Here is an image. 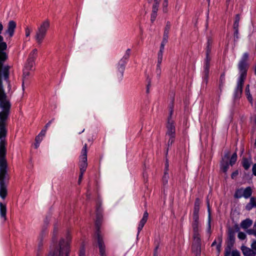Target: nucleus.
<instances>
[{"instance_id":"obj_23","label":"nucleus","mask_w":256,"mask_h":256,"mask_svg":"<svg viewBox=\"0 0 256 256\" xmlns=\"http://www.w3.org/2000/svg\"><path fill=\"white\" fill-rule=\"evenodd\" d=\"M252 194V190L250 186L246 188L245 189H243V196L248 198H249Z\"/></svg>"},{"instance_id":"obj_2","label":"nucleus","mask_w":256,"mask_h":256,"mask_svg":"<svg viewBox=\"0 0 256 256\" xmlns=\"http://www.w3.org/2000/svg\"><path fill=\"white\" fill-rule=\"evenodd\" d=\"M57 232V230L54 232L52 238L53 246H50V250L48 256H68L70 244L72 239L70 234L68 232L66 234V240L61 238L58 245L54 248Z\"/></svg>"},{"instance_id":"obj_63","label":"nucleus","mask_w":256,"mask_h":256,"mask_svg":"<svg viewBox=\"0 0 256 256\" xmlns=\"http://www.w3.org/2000/svg\"><path fill=\"white\" fill-rule=\"evenodd\" d=\"M163 58V52H159L158 54V58Z\"/></svg>"},{"instance_id":"obj_57","label":"nucleus","mask_w":256,"mask_h":256,"mask_svg":"<svg viewBox=\"0 0 256 256\" xmlns=\"http://www.w3.org/2000/svg\"><path fill=\"white\" fill-rule=\"evenodd\" d=\"M232 254V256H240V252L237 250H233Z\"/></svg>"},{"instance_id":"obj_41","label":"nucleus","mask_w":256,"mask_h":256,"mask_svg":"<svg viewBox=\"0 0 256 256\" xmlns=\"http://www.w3.org/2000/svg\"><path fill=\"white\" fill-rule=\"evenodd\" d=\"M167 42H164V40H162V43H161V44H160V51H159V52H164V46H165Z\"/></svg>"},{"instance_id":"obj_55","label":"nucleus","mask_w":256,"mask_h":256,"mask_svg":"<svg viewBox=\"0 0 256 256\" xmlns=\"http://www.w3.org/2000/svg\"><path fill=\"white\" fill-rule=\"evenodd\" d=\"M234 40H236V39H238V30H234Z\"/></svg>"},{"instance_id":"obj_5","label":"nucleus","mask_w":256,"mask_h":256,"mask_svg":"<svg viewBox=\"0 0 256 256\" xmlns=\"http://www.w3.org/2000/svg\"><path fill=\"white\" fill-rule=\"evenodd\" d=\"M102 210L100 204H97L96 207V220L95 221V226L96 231L95 234L96 236L98 245V248L102 253L104 250V240L102 236L100 235V226L102 221Z\"/></svg>"},{"instance_id":"obj_17","label":"nucleus","mask_w":256,"mask_h":256,"mask_svg":"<svg viewBox=\"0 0 256 256\" xmlns=\"http://www.w3.org/2000/svg\"><path fill=\"white\" fill-rule=\"evenodd\" d=\"M32 70L24 68L23 70V80L22 84V90H24V83L28 80V77L31 75Z\"/></svg>"},{"instance_id":"obj_26","label":"nucleus","mask_w":256,"mask_h":256,"mask_svg":"<svg viewBox=\"0 0 256 256\" xmlns=\"http://www.w3.org/2000/svg\"><path fill=\"white\" fill-rule=\"evenodd\" d=\"M228 166H229V165L228 164V162H227V161H224V162L222 161V162L221 168L224 172H226L227 171V170L228 168Z\"/></svg>"},{"instance_id":"obj_34","label":"nucleus","mask_w":256,"mask_h":256,"mask_svg":"<svg viewBox=\"0 0 256 256\" xmlns=\"http://www.w3.org/2000/svg\"><path fill=\"white\" fill-rule=\"evenodd\" d=\"M224 76H225V74H224V72H223L220 75V88L222 87V86H223V84H224Z\"/></svg>"},{"instance_id":"obj_24","label":"nucleus","mask_w":256,"mask_h":256,"mask_svg":"<svg viewBox=\"0 0 256 256\" xmlns=\"http://www.w3.org/2000/svg\"><path fill=\"white\" fill-rule=\"evenodd\" d=\"M169 29H170V27L168 26V24L165 28L164 33V36H163L162 40H164V42H168V32H169Z\"/></svg>"},{"instance_id":"obj_21","label":"nucleus","mask_w":256,"mask_h":256,"mask_svg":"<svg viewBox=\"0 0 256 256\" xmlns=\"http://www.w3.org/2000/svg\"><path fill=\"white\" fill-rule=\"evenodd\" d=\"M200 204V198H196L194 202L193 216H198Z\"/></svg>"},{"instance_id":"obj_32","label":"nucleus","mask_w":256,"mask_h":256,"mask_svg":"<svg viewBox=\"0 0 256 256\" xmlns=\"http://www.w3.org/2000/svg\"><path fill=\"white\" fill-rule=\"evenodd\" d=\"M85 252L86 250L84 246L82 244L80 248L78 256H86Z\"/></svg>"},{"instance_id":"obj_12","label":"nucleus","mask_w":256,"mask_h":256,"mask_svg":"<svg viewBox=\"0 0 256 256\" xmlns=\"http://www.w3.org/2000/svg\"><path fill=\"white\" fill-rule=\"evenodd\" d=\"M194 242L192 245V250L196 256H199L201 252V240L200 235H193Z\"/></svg>"},{"instance_id":"obj_1","label":"nucleus","mask_w":256,"mask_h":256,"mask_svg":"<svg viewBox=\"0 0 256 256\" xmlns=\"http://www.w3.org/2000/svg\"><path fill=\"white\" fill-rule=\"evenodd\" d=\"M3 29L4 26L0 22V108H2V110L0 112V125L6 126V122L10 114L11 104L10 101L6 100L7 95L4 91L3 80L8 83V87L10 90V68L8 64H4L5 62L8 60V55L6 52L8 48L7 44L4 42V38L1 34Z\"/></svg>"},{"instance_id":"obj_40","label":"nucleus","mask_w":256,"mask_h":256,"mask_svg":"<svg viewBox=\"0 0 256 256\" xmlns=\"http://www.w3.org/2000/svg\"><path fill=\"white\" fill-rule=\"evenodd\" d=\"M230 152H227L224 154V158H222V161H227L228 160L230 157Z\"/></svg>"},{"instance_id":"obj_15","label":"nucleus","mask_w":256,"mask_h":256,"mask_svg":"<svg viewBox=\"0 0 256 256\" xmlns=\"http://www.w3.org/2000/svg\"><path fill=\"white\" fill-rule=\"evenodd\" d=\"M166 135L168 136H175V126L174 122L172 119L168 120Z\"/></svg>"},{"instance_id":"obj_3","label":"nucleus","mask_w":256,"mask_h":256,"mask_svg":"<svg viewBox=\"0 0 256 256\" xmlns=\"http://www.w3.org/2000/svg\"><path fill=\"white\" fill-rule=\"evenodd\" d=\"M248 54L244 53L238 64V68L240 76L237 82L236 86L234 91L235 98H239L242 94L244 82L247 76V72L249 67L248 64Z\"/></svg>"},{"instance_id":"obj_36","label":"nucleus","mask_w":256,"mask_h":256,"mask_svg":"<svg viewBox=\"0 0 256 256\" xmlns=\"http://www.w3.org/2000/svg\"><path fill=\"white\" fill-rule=\"evenodd\" d=\"M162 5L164 6V9H163L164 12L165 13L167 12H168L167 6L168 5V0H164Z\"/></svg>"},{"instance_id":"obj_25","label":"nucleus","mask_w":256,"mask_h":256,"mask_svg":"<svg viewBox=\"0 0 256 256\" xmlns=\"http://www.w3.org/2000/svg\"><path fill=\"white\" fill-rule=\"evenodd\" d=\"M158 10V8H152V13L151 14V18L150 21L152 23L155 20L156 17L157 16V12Z\"/></svg>"},{"instance_id":"obj_62","label":"nucleus","mask_w":256,"mask_h":256,"mask_svg":"<svg viewBox=\"0 0 256 256\" xmlns=\"http://www.w3.org/2000/svg\"><path fill=\"white\" fill-rule=\"evenodd\" d=\"M158 246H157L154 249V256H158Z\"/></svg>"},{"instance_id":"obj_50","label":"nucleus","mask_w":256,"mask_h":256,"mask_svg":"<svg viewBox=\"0 0 256 256\" xmlns=\"http://www.w3.org/2000/svg\"><path fill=\"white\" fill-rule=\"evenodd\" d=\"M172 113H173V104L170 108V114H169V116L168 117V120H169L170 118L172 119Z\"/></svg>"},{"instance_id":"obj_14","label":"nucleus","mask_w":256,"mask_h":256,"mask_svg":"<svg viewBox=\"0 0 256 256\" xmlns=\"http://www.w3.org/2000/svg\"><path fill=\"white\" fill-rule=\"evenodd\" d=\"M210 54H206V58L205 60V66L204 70V80H206V83L208 82V76H209V68L210 66V61L211 60L210 56Z\"/></svg>"},{"instance_id":"obj_51","label":"nucleus","mask_w":256,"mask_h":256,"mask_svg":"<svg viewBox=\"0 0 256 256\" xmlns=\"http://www.w3.org/2000/svg\"><path fill=\"white\" fill-rule=\"evenodd\" d=\"M42 137H41L40 136H37L36 137V138H35V141L36 142H40L42 140Z\"/></svg>"},{"instance_id":"obj_56","label":"nucleus","mask_w":256,"mask_h":256,"mask_svg":"<svg viewBox=\"0 0 256 256\" xmlns=\"http://www.w3.org/2000/svg\"><path fill=\"white\" fill-rule=\"evenodd\" d=\"M240 20V14H237L236 16L235 20H234V22H235V23H238L239 24Z\"/></svg>"},{"instance_id":"obj_61","label":"nucleus","mask_w":256,"mask_h":256,"mask_svg":"<svg viewBox=\"0 0 256 256\" xmlns=\"http://www.w3.org/2000/svg\"><path fill=\"white\" fill-rule=\"evenodd\" d=\"M239 24L234 22L233 28L234 30H238Z\"/></svg>"},{"instance_id":"obj_49","label":"nucleus","mask_w":256,"mask_h":256,"mask_svg":"<svg viewBox=\"0 0 256 256\" xmlns=\"http://www.w3.org/2000/svg\"><path fill=\"white\" fill-rule=\"evenodd\" d=\"M46 131V129L42 130L38 135L40 136L41 137H42L45 136Z\"/></svg>"},{"instance_id":"obj_59","label":"nucleus","mask_w":256,"mask_h":256,"mask_svg":"<svg viewBox=\"0 0 256 256\" xmlns=\"http://www.w3.org/2000/svg\"><path fill=\"white\" fill-rule=\"evenodd\" d=\"M252 170L253 174L256 176V164H254Z\"/></svg>"},{"instance_id":"obj_30","label":"nucleus","mask_w":256,"mask_h":256,"mask_svg":"<svg viewBox=\"0 0 256 256\" xmlns=\"http://www.w3.org/2000/svg\"><path fill=\"white\" fill-rule=\"evenodd\" d=\"M237 160V154L236 152H234L230 160V164L232 166L234 164L236 161Z\"/></svg>"},{"instance_id":"obj_45","label":"nucleus","mask_w":256,"mask_h":256,"mask_svg":"<svg viewBox=\"0 0 256 256\" xmlns=\"http://www.w3.org/2000/svg\"><path fill=\"white\" fill-rule=\"evenodd\" d=\"M163 179H164V180L166 184L168 181V172L164 171Z\"/></svg>"},{"instance_id":"obj_10","label":"nucleus","mask_w":256,"mask_h":256,"mask_svg":"<svg viewBox=\"0 0 256 256\" xmlns=\"http://www.w3.org/2000/svg\"><path fill=\"white\" fill-rule=\"evenodd\" d=\"M37 56L38 50L36 48H34L30 54L24 68L34 70L35 60Z\"/></svg>"},{"instance_id":"obj_31","label":"nucleus","mask_w":256,"mask_h":256,"mask_svg":"<svg viewBox=\"0 0 256 256\" xmlns=\"http://www.w3.org/2000/svg\"><path fill=\"white\" fill-rule=\"evenodd\" d=\"M242 165L245 170H248L250 167V164L249 162L246 158L244 159Z\"/></svg>"},{"instance_id":"obj_8","label":"nucleus","mask_w":256,"mask_h":256,"mask_svg":"<svg viewBox=\"0 0 256 256\" xmlns=\"http://www.w3.org/2000/svg\"><path fill=\"white\" fill-rule=\"evenodd\" d=\"M50 26L49 20H46L42 22L36 32L35 38L38 44H41L44 40Z\"/></svg>"},{"instance_id":"obj_42","label":"nucleus","mask_w":256,"mask_h":256,"mask_svg":"<svg viewBox=\"0 0 256 256\" xmlns=\"http://www.w3.org/2000/svg\"><path fill=\"white\" fill-rule=\"evenodd\" d=\"M31 32H32V30L30 28H29L28 26H26L25 28L26 36V37L29 36H30Z\"/></svg>"},{"instance_id":"obj_28","label":"nucleus","mask_w":256,"mask_h":256,"mask_svg":"<svg viewBox=\"0 0 256 256\" xmlns=\"http://www.w3.org/2000/svg\"><path fill=\"white\" fill-rule=\"evenodd\" d=\"M243 196V188H240L236 190L234 197L236 198H240Z\"/></svg>"},{"instance_id":"obj_7","label":"nucleus","mask_w":256,"mask_h":256,"mask_svg":"<svg viewBox=\"0 0 256 256\" xmlns=\"http://www.w3.org/2000/svg\"><path fill=\"white\" fill-rule=\"evenodd\" d=\"M130 50L128 49L126 54L121 57L119 54L116 56V76L118 77L123 76L125 70L126 60L128 59L130 56Z\"/></svg>"},{"instance_id":"obj_29","label":"nucleus","mask_w":256,"mask_h":256,"mask_svg":"<svg viewBox=\"0 0 256 256\" xmlns=\"http://www.w3.org/2000/svg\"><path fill=\"white\" fill-rule=\"evenodd\" d=\"M169 140L168 142V148L166 150V154L168 152V148L171 146L174 141L175 136H168Z\"/></svg>"},{"instance_id":"obj_11","label":"nucleus","mask_w":256,"mask_h":256,"mask_svg":"<svg viewBox=\"0 0 256 256\" xmlns=\"http://www.w3.org/2000/svg\"><path fill=\"white\" fill-rule=\"evenodd\" d=\"M16 28V22L13 20L8 22L7 26V28L5 30L4 34L6 36V39L10 40L14 36Z\"/></svg>"},{"instance_id":"obj_52","label":"nucleus","mask_w":256,"mask_h":256,"mask_svg":"<svg viewBox=\"0 0 256 256\" xmlns=\"http://www.w3.org/2000/svg\"><path fill=\"white\" fill-rule=\"evenodd\" d=\"M85 172H80L79 177H78V183L80 184L83 175Z\"/></svg>"},{"instance_id":"obj_44","label":"nucleus","mask_w":256,"mask_h":256,"mask_svg":"<svg viewBox=\"0 0 256 256\" xmlns=\"http://www.w3.org/2000/svg\"><path fill=\"white\" fill-rule=\"evenodd\" d=\"M246 232L249 234H254L256 236V232L254 228L247 230Z\"/></svg>"},{"instance_id":"obj_38","label":"nucleus","mask_w":256,"mask_h":256,"mask_svg":"<svg viewBox=\"0 0 256 256\" xmlns=\"http://www.w3.org/2000/svg\"><path fill=\"white\" fill-rule=\"evenodd\" d=\"M228 229H232L234 232V233L238 232L240 230V228L238 224H235L233 228H230Z\"/></svg>"},{"instance_id":"obj_64","label":"nucleus","mask_w":256,"mask_h":256,"mask_svg":"<svg viewBox=\"0 0 256 256\" xmlns=\"http://www.w3.org/2000/svg\"><path fill=\"white\" fill-rule=\"evenodd\" d=\"M150 82H148V84L147 86H146V93L147 94H148L149 92H150Z\"/></svg>"},{"instance_id":"obj_46","label":"nucleus","mask_w":256,"mask_h":256,"mask_svg":"<svg viewBox=\"0 0 256 256\" xmlns=\"http://www.w3.org/2000/svg\"><path fill=\"white\" fill-rule=\"evenodd\" d=\"M245 92L247 96H249L250 94V85L247 84L246 87L245 89Z\"/></svg>"},{"instance_id":"obj_53","label":"nucleus","mask_w":256,"mask_h":256,"mask_svg":"<svg viewBox=\"0 0 256 256\" xmlns=\"http://www.w3.org/2000/svg\"><path fill=\"white\" fill-rule=\"evenodd\" d=\"M104 250H103V252L102 253H101L100 251V256H106V247H105V245H104Z\"/></svg>"},{"instance_id":"obj_16","label":"nucleus","mask_w":256,"mask_h":256,"mask_svg":"<svg viewBox=\"0 0 256 256\" xmlns=\"http://www.w3.org/2000/svg\"><path fill=\"white\" fill-rule=\"evenodd\" d=\"M199 216H193L192 228L194 231V235H200L198 234V226H199Z\"/></svg>"},{"instance_id":"obj_54","label":"nucleus","mask_w":256,"mask_h":256,"mask_svg":"<svg viewBox=\"0 0 256 256\" xmlns=\"http://www.w3.org/2000/svg\"><path fill=\"white\" fill-rule=\"evenodd\" d=\"M43 246L42 244V238H41L40 240L38 243V250H40L42 248Z\"/></svg>"},{"instance_id":"obj_58","label":"nucleus","mask_w":256,"mask_h":256,"mask_svg":"<svg viewBox=\"0 0 256 256\" xmlns=\"http://www.w3.org/2000/svg\"><path fill=\"white\" fill-rule=\"evenodd\" d=\"M168 160L166 159V164H165V170H164V171L168 172Z\"/></svg>"},{"instance_id":"obj_60","label":"nucleus","mask_w":256,"mask_h":256,"mask_svg":"<svg viewBox=\"0 0 256 256\" xmlns=\"http://www.w3.org/2000/svg\"><path fill=\"white\" fill-rule=\"evenodd\" d=\"M220 240V243L217 245V246H216V248L218 250V252H220V246H221V242H222V238H219Z\"/></svg>"},{"instance_id":"obj_20","label":"nucleus","mask_w":256,"mask_h":256,"mask_svg":"<svg viewBox=\"0 0 256 256\" xmlns=\"http://www.w3.org/2000/svg\"><path fill=\"white\" fill-rule=\"evenodd\" d=\"M6 204L0 202V216L2 218H3L4 220H6Z\"/></svg>"},{"instance_id":"obj_33","label":"nucleus","mask_w":256,"mask_h":256,"mask_svg":"<svg viewBox=\"0 0 256 256\" xmlns=\"http://www.w3.org/2000/svg\"><path fill=\"white\" fill-rule=\"evenodd\" d=\"M206 203H207V206H208V212H209V220H208V230H210V202H209V200L208 199H207Z\"/></svg>"},{"instance_id":"obj_27","label":"nucleus","mask_w":256,"mask_h":256,"mask_svg":"<svg viewBox=\"0 0 256 256\" xmlns=\"http://www.w3.org/2000/svg\"><path fill=\"white\" fill-rule=\"evenodd\" d=\"M212 40L210 38H208V42H207L206 54H210L211 46H212Z\"/></svg>"},{"instance_id":"obj_19","label":"nucleus","mask_w":256,"mask_h":256,"mask_svg":"<svg viewBox=\"0 0 256 256\" xmlns=\"http://www.w3.org/2000/svg\"><path fill=\"white\" fill-rule=\"evenodd\" d=\"M148 212L146 211L144 214L143 218L141 220L138 227V234H139L140 231L142 229L144 224L146 223L148 218Z\"/></svg>"},{"instance_id":"obj_37","label":"nucleus","mask_w":256,"mask_h":256,"mask_svg":"<svg viewBox=\"0 0 256 256\" xmlns=\"http://www.w3.org/2000/svg\"><path fill=\"white\" fill-rule=\"evenodd\" d=\"M239 239L244 240L246 238V234L243 232H239L238 236Z\"/></svg>"},{"instance_id":"obj_47","label":"nucleus","mask_w":256,"mask_h":256,"mask_svg":"<svg viewBox=\"0 0 256 256\" xmlns=\"http://www.w3.org/2000/svg\"><path fill=\"white\" fill-rule=\"evenodd\" d=\"M253 207H254L251 202H250L246 206V208L248 210H250Z\"/></svg>"},{"instance_id":"obj_18","label":"nucleus","mask_w":256,"mask_h":256,"mask_svg":"<svg viewBox=\"0 0 256 256\" xmlns=\"http://www.w3.org/2000/svg\"><path fill=\"white\" fill-rule=\"evenodd\" d=\"M242 250L244 256H256V253L252 249L246 246H242Z\"/></svg>"},{"instance_id":"obj_9","label":"nucleus","mask_w":256,"mask_h":256,"mask_svg":"<svg viewBox=\"0 0 256 256\" xmlns=\"http://www.w3.org/2000/svg\"><path fill=\"white\" fill-rule=\"evenodd\" d=\"M88 144H85L81 150L79 157V167L80 172H85L88 167Z\"/></svg>"},{"instance_id":"obj_13","label":"nucleus","mask_w":256,"mask_h":256,"mask_svg":"<svg viewBox=\"0 0 256 256\" xmlns=\"http://www.w3.org/2000/svg\"><path fill=\"white\" fill-rule=\"evenodd\" d=\"M228 241L225 249V253L230 254L231 249L235 241V233H234V232L232 229L228 230Z\"/></svg>"},{"instance_id":"obj_35","label":"nucleus","mask_w":256,"mask_h":256,"mask_svg":"<svg viewBox=\"0 0 256 256\" xmlns=\"http://www.w3.org/2000/svg\"><path fill=\"white\" fill-rule=\"evenodd\" d=\"M162 58H158V64L156 66V70L159 73L160 72V64L162 62Z\"/></svg>"},{"instance_id":"obj_6","label":"nucleus","mask_w":256,"mask_h":256,"mask_svg":"<svg viewBox=\"0 0 256 256\" xmlns=\"http://www.w3.org/2000/svg\"><path fill=\"white\" fill-rule=\"evenodd\" d=\"M7 132L6 126L0 125V164L8 163L6 158Z\"/></svg>"},{"instance_id":"obj_22","label":"nucleus","mask_w":256,"mask_h":256,"mask_svg":"<svg viewBox=\"0 0 256 256\" xmlns=\"http://www.w3.org/2000/svg\"><path fill=\"white\" fill-rule=\"evenodd\" d=\"M252 224V220L250 218H246L245 220H244L240 223V226L243 229H246L250 227Z\"/></svg>"},{"instance_id":"obj_4","label":"nucleus","mask_w":256,"mask_h":256,"mask_svg":"<svg viewBox=\"0 0 256 256\" xmlns=\"http://www.w3.org/2000/svg\"><path fill=\"white\" fill-rule=\"evenodd\" d=\"M8 163L0 164V197L4 200L8 194L6 182L10 176L8 172Z\"/></svg>"},{"instance_id":"obj_43","label":"nucleus","mask_w":256,"mask_h":256,"mask_svg":"<svg viewBox=\"0 0 256 256\" xmlns=\"http://www.w3.org/2000/svg\"><path fill=\"white\" fill-rule=\"evenodd\" d=\"M250 202L254 207H256V198L252 197L250 199Z\"/></svg>"},{"instance_id":"obj_48","label":"nucleus","mask_w":256,"mask_h":256,"mask_svg":"<svg viewBox=\"0 0 256 256\" xmlns=\"http://www.w3.org/2000/svg\"><path fill=\"white\" fill-rule=\"evenodd\" d=\"M252 249L256 253V240H254L251 244Z\"/></svg>"},{"instance_id":"obj_39","label":"nucleus","mask_w":256,"mask_h":256,"mask_svg":"<svg viewBox=\"0 0 256 256\" xmlns=\"http://www.w3.org/2000/svg\"><path fill=\"white\" fill-rule=\"evenodd\" d=\"M160 2V0H154L152 8H154L155 7L156 8H158Z\"/></svg>"}]
</instances>
